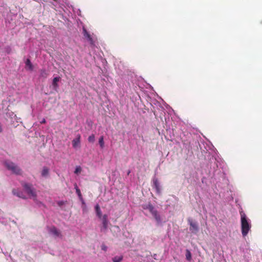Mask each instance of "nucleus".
<instances>
[{"mask_svg": "<svg viewBox=\"0 0 262 262\" xmlns=\"http://www.w3.org/2000/svg\"><path fill=\"white\" fill-rule=\"evenodd\" d=\"M241 220V231L243 237H245L248 234L251 228V225L248 221L246 214L243 211L240 212Z\"/></svg>", "mask_w": 262, "mask_h": 262, "instance_id": "f257e3e1", "label": "nucleus"}, {"mask_svg": "<svg viewBox=\"0 0 262 262\" xmlns=\"http://www.w3.org/2000/svg\"><path fill=\"white\" fill-rule=\"evenodd\" d=\"M4 164L7 169L10 170L12 173L16 175H21V169L14 163L7 160L5 162Z\"/></svg>", "mask_w": 262, "mask_h": 262, "instance_id": "f03ea898", "label": "nucleus"}, {"mask_svg": "<svg viewBox=\"0 0 262 262\" xmlns=\"http://www.w3.org/2000/svg\"><path fill=\"white\" fill-rule=\"evenodd\" d=\"M21 184L28 194L33 197H36V194L32 184L25 182H21Z\"/></svg>", "mask_w": 262, "mask_h": 262, "instance_id": "7ed1b4c3", "label": "nucleus"}, {"mask_svg": "<svg viewBox=\"0 0 262 262\" xmlns=\"http://www.w3.org/2000/svg\"><path fill=\"white\" fill-rule=\"evenodd\" d=\"M83 34L87 40L90 42L91 45H94V41L93 38L92 37L91 34L87 31L86 29L84 27H83Z\"/></svg>", "mask_w": 262, "mask_h": 262, "instance_id": "20e7f679", "label": "nucleus"}, {"mask_svg": "<svg viewBox=\"0 0 262 262\" xmlns=\"http://www.w3.org/2000/svg\"><path fill=\"white\" fill-rule=\"evenodd\" d=\"M188 222L190 225V230L193 233H196L199 231L198 224L192 220H189Z\"/></svg>", "mask_w": 262, "mask_h": 262, "instance_id": "39448f33", "label": "nucleus"}, {"mask_svg": "<svg viewBox=\"0 0 262 262\" xmlns=\"http://www.w3.org/2000/svg\"><path fill=\"white\" fill-rule=\"evenodd\" d=\"M49 231L56 237L61 236L60 232L55 226L50 227L49 229Z\"/></svg>", "mask_w": 262, "mask_h": 262, "instance_id": "423d86ee", "label": "nucleus"}, {"mask_svg": "<svg viewBox=\"0 0 262 262\" xmlns=\"http://www.w3.org/2000/svg\"><path fill=\"white\" fill-rule=\"evenodd\" d=\"M81 136L78 134L76 138L74 139L72 141V146L74 148L80 146Z\"/></svg>", "mask_w": 262, "mask_h": 262, "instance_id": "0eeeda50", "label": "nucleus"}, {"mask_svg": "<svg viewBox=\"0 0 262 262\" xmlns=\"http://www.w3.org/2000/svg\"><path fill=\"white\" fill-rule=\"evenodd\" d=\"M12 193L13 195L18 196V198H21L23 199H26V196L24 194L23 192L21 191H20L18 189H13L12 190Z\"/></svg>", "mask_w": 262, "mask_h": 262, "instance_id": "6e6552de", "label": "nucleus"}, {"mask_svg": "<svg viewBox=\"0 0 262 262\" xmlns=\"http://www.w3.org/2000/svg\"><path fill=\"white\" fill-rule=\"evenodd\" d=\"M101 219L102 220L103 228L105 230L107 229L108 224L107 215L106 214H104Z\"/></svg>", "mask_w": 262, "mask_h": 262, "instance_id": "1a4fd4ad", "label": "nucleus"}, {"mask_svg": "<svg viewBox=\"0 0 262 262\" xmlns=\"http://www.w3.org/2000/svg\"><path fill=\"white\" fill-rule=\"evenodd\" d=\"M74 187L76 189V192L77 194L79 200L81 201L82 204H84V202L83 199L82 198L80 190L79 189V188L78 187V186L76 183L74 184Z\"/></svg>", "mask_w": 262, "mask_h": 262, "instance_id": "9d476101", "label": "nucleus"}, {"mask_svg": "<svg viewBox=\"0 0 262 262\" xmlns=\"http://www.w3.org/2000/svg\"><path fill=\"white\" fill-rule=\"evenodd\" d=\"M143 208L144 209L148 210L151 213H152L156 210L153 205L150 203L148 204L144 205Z\"/></svg>", "mask_w": 262, "mask_h": 262, "instance_id": "9b49d317", "label": "nucleus"}, {"mask_svg": "<svg viewBox=\"0 0 262 262\" xmlns=\"http://www.w3.org/2000/svg\"><path fill=\"white\" fill-rule=\"evenodd\" d=\"M95 211L96 213V215L98 216L99 219H101L103 215H102V212L100 209V207L98 204H97L95 207Z\"/></svg>", "mask_w": 262, "mask_h": 262, "instance_id": "f8f14e48", "label": "nucleus"}, {"mask_svg": "<svg viewBox=\"0 0 262 262\" xmlns=\"http://www.w3.org/2000/svg\"><path fill=\"white\" fill-rule=\"evenodd\" d=\"M151 214L153 215L155 220L158 223H160L161 221V217L158 213V212L157 210H155Z\"/></svg>", "mask_w": 262, "mask_h": 262, "instance_id": "ddd939ff", "label": "nucleus"}, {"mask_svg": "<svg viewBox=\"0 0 262 262\" xmlns=\"http://www.w3.org/2000/svg\"><path fill=\"white\" fill-rule=\"evenodd\" d=\"M153 184L154 185L158 192H160V184L157 179H154L153 180Z\"/></svg>", "mask_w": 262, "mask_h": 262, "instance_id": "4468645a", "label": "nucleus"}, {"mask_svg": "<svg viewBox=\"0 0 262 262\" xmlns=\"http://www.w3.org/2000/svg\"><path fill=\"white\" fill-rule=\"evenodd\" d=\"M48 73L46 71L45 69H41L40 71V75L39 77L40 78H42L43 79H46L48 76Z\"/></svg>", "mask_w": 262, "mask_h": 262, "instance_id": "2eb2a0df", "label": "nucleus"}, {"mask_svg": "<svg viewBox=\"0 0 262 262\" xmlns=\"http://www.w3.org/2000/svg\"><path fill=\"white\" fill-rule=\"evenodd\" d=\"M26 68H28V69L32 71L33 69V66L29 59H27L26 61Z\"/></svg>", "mask_w": 262, "mask_h": 262, "instance_id": "dca6fc26", "label": "nucleus"}, {"mask_svg": "<svg viewBox=\"0 0 262 262\" xmlns=\"http://www.w3.org/2000/svg\"><path fill=\"white\" fill-rule=\"evenodd\" d=\"M49 173V169L47 167H43L41 171V176L42 177H47Z\"/></svg>", "mask_w": 262, "mask_h": 262, "instance_id": "f3484780", "label": "nucleus"}, {"mask_svg": "<svg viewBox=\"0 0 262 262\" xmlns=\"http://www.w3.org/2000/svg\"><path fill=\"white\" fill-rule=\"evenodd\" d=\"M59 80H60L59 77H56L53 78V82H52V85L54 87L55 89H56L58 87L57 82L59 81Z\"/></svg>", "mask_w": 262, "mask_h": 262, "instance_id": "a211bd4d", "label": "nucleus"}, {"mask_svg": "<svg viewBox=\"0 0 262 262\" xmlns=\"http://www.w3.org/2000/svg\"><path fill=\"white\" fill-rule=\"evenodd\" d=\"M191 253L190 251L188 250H186V258L188 261H191Z\"/></svg>", "mask_w": 262, "mask_h": 262, "instance_id": "6ab92c4d", "label": "nucleus"}, {"mask_svg": "<svg viewBox=\"0 0 262 262\" xmlns=\"http://www.w3.org/2000/svg\"><path fill=\"white\" fill-rule=\"evenodd\" d=\"M122 259H123L122 256H115L114 257H113L112 259L113 262H121L122 260Z\"/></svg>", "mask_w": 262, "mask_h": 262, "instance_id": "aec40b11", "label": "nucleus"}, {"mask_svg": "<svg viewBox=\"0 0 262 262\" xmlns=\"http://www.w3.org/2000/svg\"><path fill=\"white\" fill-rule=\"evenodd\" d=\"M99 144L101 147V148H103L104 146V142L103 140V137L101 136L100 137L99 139Z\"/></svg>", "mask_w": 262, "mask_h": 262, "instance_id": "412c9836", "label": "nucleus"}, {"mask_svg": "<svg viewBox=\"0 0 262 262\" xmlns=\"http://www.w3.org/2000/svg\"><path fill=\"white\" fill-rule=\"evenodd\" d=\"M88 141L90 143H94L95 142V135L94 134H92L91 135H90L89 137H88Z\"/></svg>", "mask_w": 262, "mask_h": 262, "instance_id": "4be33fe9", "label": "nucleus"}, {"mask_svg": "<svg viewBox=\"0 0 262 262\" xmlns=\"http://www.w3.org/2000/svg\"><path fill=\"white\" fill-rule=\"evenodd\" d=\"M81 171V168L80 166H78L76 168L75 170V173H76V174H78L79 173H80Z\"/></svg>", "mask_w": 262, "mask_h": 262, "instance_id": "5701e85b", "label": "nucleus"}, {"mask_svg": "<svg viewBox=\"0 0 262 262\" xmlns=\"http://www.w3.org/2000/svg\"><path fill=\"white\" fill-rule=\"evenodd\" d=\"M101 249L103 250L104 251H106L107 249V247L106 246H105L104 244H102L101 245Z\"/></svg>", "mask_w": 262, "mask_h": 262, "instance_id": "b1692460", "label": "nucleus"}, {"mask_svg": "<svg viewBox=\"0 0 262 262\" xmlns=\"http://www.w3.org/2000/svg\"><path fill=\"white\" fill-rule=\"evenodd\" d=\"M57 204L59 206H61L62 205H63L64 204V202L63 201H59L57 202Z\"/></svg>", "mask_w": 262, "mask_h": 262, "instance_id": "393cba45", "label": "nucleus"}, {"mask_svg": "<svg viewBox=\"0 0 262 262\" xmlns=\"http://www.w3.org/2000/svg\"><path fill=\"white\" fill-rule=\"evenodd\" d=\"M46 122V121L45 119H43V120L40 122V123H41V124H44V123H45Z\"/></svg>", "mask_w": 262, "mask_h": 262, "instance_id": "a878e982", "label": "nucleus"}, {"mask_svg": "<svg viewBox=\"0 0 262 262\" xmlns=\"http://www.w3.org/2000/svg\"><path fill=\"white\" fill-rule=\"evenodd\" d=\"M130 172V171L128 170V172H127V175H129Z\"/></svg>", "mask_w": 262, "mask_h": 262, "instance_id": "bb28decb", "label": "nucleus"}]
</instances>
